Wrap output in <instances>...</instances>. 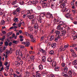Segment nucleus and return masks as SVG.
<instances>
[{
	"label": "nucleus",
	"instance_id": "8",
	"mask_svg": "<svg viewBox=\"0 0 77 77\" xmlns=\"http://www.w3.org/2000/svg\"><path fill=\"white\" fill-rule=\"evenodd\" d=\"M39 50L40 51H41V52H42V53H44V55H45V54H46V51H45V50H44L40 48V49Z\"/></svg>",
	"mask_w": 77,
	"mask_h": 77
},
{
	"label": "nucleus",
	"instance_id": "38",
	"mask_svg": "<svg viewBox=\"0 0 77 77\" xmlns=\"http://www.w3.org/2000/svg\"><path fill=\"white\" fill-rule=\"evenodd\" d=\"M66 65H67L68 66H69V65H71V62H69V61H67L66 63Z\"/></svg>",
	"mask_w": 77,
	"mask_h": 77
},
{
	"label": "nucleus",
	"instance_id": "3",
	"mask_svg": "<svg viewBox=\"0 0 77 77\" xmlns=\"http://www.w3.org/2000/svg\"><path fill=\"white\" fill-rule=\"evenodd\" d=\"M16 54L17 56L19 55V56H20L21 57H23V54L21 51L19 49L17 50L16 52Z\"/></svg>",
	"mask_w": 77,
	"mask_h": 77
},
{
	"label": "nucleus",
	"instance_id": "34",
	"mask_svg": "<svg viewBox=\"0 0 77 77\" xmlns=\"http://www.w3.org/2000/svg\"><path fill=\"white\" fill-rule=\"evenodd\" d=\"M54 52L53 51H50L49 52L50 54H51V55H53V54H54Z\"/></svg>",
	"mask_w": 77,
	"mask_h": 77
},
{
	"label": "nucleus",
	"instance_id": "48",
	"mask_svg": "<svg viewBox=\"0 0 77 77\" xmlns=\"http://www.w3.org/2000/svg\"><path fill=\"white\" fill-rule=\"evenodd\" d=\"M31 41L32 42H35V38H31Z\"/></svg>",
	"mask_w": 77,
	"mask_h": 77
},
{
	"label": "nucleus",
	"instance_id": "31",
	"mask_svg": "<svg viewBox=\"0 0 77 77\" xmlns=\"http://www.w3.org/2000/svg\"><path fill=\"white\" fill-rule=\"evenodd\" d=\"M15 64L16 65V66H20V63L16 61L15 62Z\"/></svg>",
	"mask_w": 77,
	"mask_h": 77
},
{
	"label": "nucleus",
	"instance_id": "52",
	"mask_svg": "<svg viewBox=\"0 0 77 77\" xmlns=\"http://www.w3.org/2000/svg\"><path fill=\"white\" fill-rule=\"evenodd\" d=\"M18 18H16L14 20V21H15V22H17V21H18Z\"/></svg>",
	"mask_w": 77,
	"mask_h": 77
},
{
	"label": "nucleus",
	"instance_id": "28",
	"mask_svg": "<svg viewBox=\"0 0 77 77\" xmlns=\"http://www.w3.org/2000/svg\"><path fill=\"white\" fill-rule=\"evenodd\" d=\"M54 35L51 36L49 39V41H51L53 40L54 39Z\"/></svg>",
	"mask_w": 77,
	"mask_h": 77
},
{
	"label": "nucleus",
	"instance_id": "41",
	"mask_svg": "<svg viewBox=\"0 0 77 77\" xmlns=\"http://www.w3.org/2000/svg\"><path fill=\"white\" fill-rule=\"evenodd\" d=\"M72 54V56L74 57H77V55L75 54V53L73 52Z\"/></svg>",
	"mask_w": 77,
	"mask_h": 77
},
{
	"label": "nucleus",
	"instance_id": "47",
	"mask_svg": "<svg viewBox=\"0 0 77 77\" xmlns=\"http://www.w3.org/2000/svg\"><path fill=\"white\" fill-rule=\"evenodd\" d=\"M5 45L6 46H8V45H9V43H8V42L6 41L5 42Z\"/></svg>",
	"mask_w": 77,
	"mask_h": 77
},
{
	"label": "nucleus",
	"instance_id": "14",
	"mask_svg": "<svg viewBox=\"0 0 77 77\" xmlns=\"http://www.w3.org/2000/svg\"><path fill=\"white\" fill-rule=\"evenodd\" d=\"M38 67L39 70H40V71H41V70L43 69V66H42V65H39L38 66Z\"/></svg>",
	"mask_w": 77,
	"mask_h": 77
},
{
	"label": "nucleus",
	"instance_id": "19",
	"mask_svg": "<svg viewBox=\"0 0 77 77\" xmlns=\"http://www.w3.org/2000/svg\"><path fill=\"white\" fill-rule=\"evenodd\" d=\"M57 24H60V25H63V22L59 21H57Z\"/></svg>",
	"mask_w": 77,
	"mask_h": 77
},
{
	"label": "nucleus",
	"instance_id": "13",
	"mask_svg": "<svg viewBox=\"0 0 77 77\" xmlns=\"http://www.w3.org/2000/svg\"><path fill=\"white\" fill-rule=\"evenodd\" d=\"M28 27L29 29V30L31 31H33V26H28Z\"/></svg>",
	"mask_w": 77,
	"mask_h": 77
},
{
	"label": "nucleus",
	"instance_id": "51",
	"mask_svg": "<svg viewBox=\"0 0 77 77\" xmlns=\"http://www.w3.org/2000/svg\"><path fill=\"white\" fill-rule=\"evenodd\" d=\"M29 37L31 38V39H32V38H33V35H32L31 34H29Z\"/></svg>",
	"mask_w": 77,
	"mask_h": 77
},
{
	"label": "nucleus",
	"instance_id": "6",
	"mask_svg": "<svg viewBox=\"0 0 77 77\" xmlns=\"http://www.w3.org/2000/svg\"><path fill=\"white\" fill-rule=\"evenodd\" d=\"M34 59L35 56L33 55L31 56L30 57H29L28 58L29 61H30V60H31V61H34Z\"/></svg>",
	"mask_w": 77,
	"mask_h": 77
},
{
	"label": "nucleus",
	"instance_id": "21",
	"mask_svg": "<svg viewBox=\"0 0 77 77\" xmlns=\"http://www.w3.org/2000/svg\"><path fill=\"white\" fill-rule=\"evenodd\" d=\"M26 12L27 13H29L28 14H31L33 12V10L32 9H31L30 10H27Z\"/></svg>",
	"mask_w": 77,
	"mask_h": 77
},
{
	"label": "nucleus",
	"instance_id": "33",
	"mask_svg": "<svg viewBox=\"0 0 77 77\" xmlns=\"http://www.w3.org/2000/svg\"><path fill=\"white\" fill-rule=\"evenodd\" d=\"M5 38H6V37H5V36H3L2 38H0V40L2 41H4V39H5Z\"/></svg>",
	"mask_w": 77,
	"mask_h": 77
},
{
	"label": "nucleus",
	"instance_id": "30",
	"mask_svg": "<svg viewBox=\"0 0 77 77\" xmlns=\"http://www.w3.org/2000/svg\"><path fill=\"white\" fill-rule=\"evenodd\" d=\"M48 62H52V60H51V57H49L47 59Z\"/></svg>",
	"mask_w": 77,
	"mask_h": 77
},
{
	"label": "nucleus",
	"instance_id": "37",
	"mask_svg": "<svg viewBox=\"0 0 77 77\" xmlns=\"http://www.w3.org/2000/svg\"><path fill=\"white\" fill-rule=\"evenodd\" d=\"M13 43L15 44H17L18 43V42L17 41L14 40L13 41Z\"/></svg>",
	"mask_w": 77,
	"mask_h": 77
},
{
	"label": "nucleus",
	"instance_id": "2",
	"mask_svg": "<svg viewBox=\"0 0 77 77\" xmlns=\"http://www.w3.org/2000/svg\"><path fill=\"white\" fill-rule=\"evenodd\" d=\"M21 44L25 45L26 47H29L30 45V42H29V40H27L26 42H22Z\"/></svg>",
	"mask_w": 77,
	"mask_h": 77
},
{
	"label": "nucleus",
	"instance_id": "40",
	"mask_svg": "<svg viewBox=\"0 0 77 77\" xmlns=\"http://www.w3.org/2000/svg\"><path fill=\"white\" fill-rule=\"evenodd\" d=\"M61 8H63L65 6V4H62L60 5Z\"/></svg>",
	"mask_w": 77,
	"mask_h": 77
},
{
	"label": "nucleus",
	"instance_id": "64",
	"mask_svg": "<svg viewBox=\"0 0 77 77\" xmlns=\"http://www.w3.org/2000/svg\"><path fill=\"white\" fill-rule=\"evenodd\" d=\"M73 24H75V25L77 24V21H74L73 22Z\"/></svg>",
	"mask_w": 77,
	"mask_h": 77
},
{
	"label": "nucleus",
	"instance_id": "15",
	"mask_svg": "<svg viewBox=\"0 0 77 77\" xmlns=\"http://www.w3.org/2000/svg\"><path fill=\"white\" fill-rule=\"evenodd\" d=\"M59 69H60V68L59 66H57L55 68V71H59Z\"/></svg>",
	"mask_w": 77,
	"mask_h": 77
},
{
	"label": "nucleus",
	"instance_id": "1",
	"mask_svg": "<svg viewBox=\"0 0 77 77\" xmlns=\"http://www.w3.org/2000/svg\"><path fill=\"white\" fill-rule=\"evenodd\" d=\"M64 72H62L61 73V75L64 76L65 77H68V73H67L66 72L68 71V68L66 67H65L64 69Z\"/></svg>",
	"mask_w": 77,
	"mask_h": 77
},
{
	"label": "nucleus",
	"instance_id": "11",
	"mask_svg": "<svg viewBox=\"0 0 77 77\" xmlns=\"http://www.w3.org/2000/svg\"><path fill=\"white\" fill-rule=\"evenodd\" d=\"M32 24H35L37 23V21L35 19H33L32 20Z\"/></svg>",
	"mask_w": 77,
	"mask_h": 77
},
{
	"label": "nucleus",
	"instance_id": "53",
	"mask_svg": "<svg viewBox=\"0 0 77 77\" xmlns=\"http://www.w3.org/2000/svg\"><path fill=\"white\" fill-rule=\"evenodd\" d=\"M17 11L16 10L15 11L13 12V15H16V14L17 13Z\"/></svg>",
	"mask_w": 77,
	"mask_h": 77
},
{
	"label": "nucleus",
	"instance_id": "12",
	"mask_svg": "<svg viewBox=\"0 0 77 77\" xmlns=\"http://www.w3.org/2000/svg\"><path fill=\"white\" fill-rule=\"evenodd\" d=\"M57 29L59 30H62L63 29V28L60 27V25H58L57 26Z\"/></svg>",
	"mask_w": 77,
	"mask_h": 77
},
{
	"label": "nucleus",
	"instance_id": "63",
	"mask_svg": "<svg viewBox=\"0 0 77 77\" xmlns=\"http://www.w3.org/2000/svg\"><path fill=\"white\" fill-rule=\"evenodd\" d=\"M64 0H60L59 3L60 4V3H63V2Z\"/></svg>",
	"mask_w": 77,
	"mask_h": 77
},
{
	"label": "nucleus",
	"instance_id": "23",
	"mask_svg": "<svg viewBox=\"0 0 77 77\" xmlns=\"http://www.w3.org/2000/svg\"><path fill=\"white\" fill-rule=\"evenodd\" d=\"M45 15V13H42L40 14V16L41 17H44Z\"/></svg>",
	"mask_w": 77,
	"mask_h": 77
},
{
	"label": "nucleus",
	"instance_id": "39",
	"mask_svg": "<svg viewBox=\"0 0 77 77\" xmlns=\"http://www.w3.org/2000/svg\"><path fill=\"white\" fill-rule=\"evenodd\" d=\"M77 64V60H75V61H73V62L72 64L73 65H75L76 64Z\"/></svg>",
	"mask_w": 77,
	"mask_h": 77
},
{
	"label": "nucleus",
	"instance_id": "16",
	"mask_svg": "<svg viewBox=\"0 0 77 77\" xmlns=\"http://www.w3.org/2000/svg\"><path fill=\"white\" fill-rule=\"evenodd\" d=\"M37 20H38V22L40 23H42V20L41 17H39L38 19H37Z\"/></svg>",
	"mask_w": 77,
	"mask_h": 77
},
{
	"label": "nucleus",
	"instance_id": "60",
	"mask_svg": "<svg viewBox=\"0 0 77 77\" xmlns=\"http://www.w3.org/2000/svg\"><path fill=\"white\" fill-rule=\"evenodd\" d=\"M8 62H5L4 63V65L5 66H7L8 64Z\"/></svg>",
	"mask_w": 77,
	"mask_h": 77
},
{
	"label": "nucleus",
	"instance_id": "61",
	"mask_svg": "<svg viewBox=\"0 0 77 77\" xmlns=\"http://www.w3.org/2000/svg\"><path fill=\"white\" fill-rule=\"evenodd\" d=\"M13 7L14 8H18V7H19V5H14Z\"/></svg>",
	"mask_w": 77,
	"mask_h": 77
},
{
	"label": "nucleus",
	"instance_id": "20",
	"mask_svg": "<svg viewBox=\"0 0 77 77\" xmlns=\"http://www.w3.org/2000/svg\"><path fill=\"white\" fill-rule=\"evenodd\" d=\"M60 37L59 36H58V37H56L55 38V41L57 42V41H58V40H59V39H60Z\"/></svg>",
	"mask_w": 77,
	"mask_h": 77
},
{
	"label": "nucleus",
	"instance_id": "50",
	"mask_svg": "<svg viewBox=\"0 0 77 77\" xmlns=\"http://www.w3.org/2000/svg\"><path fill=\"white\" fill-rule=\"evenodd\" d=\"M61 65L63 67H65V63H62Z\"/></svg>",
	"mask_w": 77,
	"mask_h": 77
},
{
	"label": "nucleus",
	"instance_id": "35",
	"mask_svg": "<svg viewBox=\"0 0 77 77\" xmlns=\"http://www.w3.org/2000/svg\"><path fill=\"white\" fill-rule=\"evenodd\" d=\"M0 24L1 25H3L4 24H5V22L4 20H2Z\"/></svg>",
	"mask_w": 77,
	"mask_h": 77
},
{
	"label": "nucleus",
	"instance_id": "57",
	"mask_svg": "<svg viewBox=\"0 0 77 77\" xmlns=\"http://www.w3.org/2000/svg\"><path fill=\"white\" fill-rule=\"evenodd\" d=\"M7 22H10L11 21V18L9 17L7 18Z\"/></svg>",
	"mask_w": 77,
	"mask_h": 77
},
{
	"label": "nucleus",
	"instance_id": "59",
	"mask_svg": "<svg viewBox=\"0 0 77 77\" xmlns=\"http://www.w3.org/2000/svg\"><path fill=\"white\" fill-rule=\"evenodd\" d=\"M19 64H20V65H22L23 64V61H20L19 62Z\"/></svg>",
	"mask_w": 77,
	"mask_h": 77
},
{
	"label": "nucleus",
	"instance_id": "46",
	"mask_svg": "<svg viewBox=\"0 0 77 77\" xmlns=\"http://www.w3.org/2000/svg\"><path fill=\"white\" fill-rule=\"evenodd\" d=\"M19 4H20V5H24V2H23V1H22L20 2H19Z\"/></svg>",
	"mask_w": 77,
	"mask_h": 77
},
{
	"label": "nucleus",
	"instance_id": "17",
	"mask_svg": "<svg viewBox=\"0 0 77 77\" xmlns=\"http://www.w3.org/2000/svg\"><path fill=\"white\" fill-rule=\"evenodd\" d=\"M17 0H14L12 2L11 4L12 5H15V4H16V3H17Z\"/></svg>",
	"mask_w": 77,
	"mask_h": 77
},
{
	"label": "nucleus",
	"instance_id": "58",
	"mask_svg": "<svg viewBox=\"0 0 77 77\" xmlns=\"http://www.w3.org/2000/svg\"><path fill=\"white\" fill-rule=\"evenodd\" d=\"M65 34V32H63L61 33V34L60 35V36H64Z\"/></svg>",
	"mask_w": 77,
	"mask_h": 77
},
{
	"label": "nucleus",
	"instance_id": "18",
	"mask_svg": "<svg viewBox=\"0 0 77 77\" xmlns=\"http://www.w3.org/2000/svg\"><path fill=\"white\" fill-rule=\"evenodd\" d=\"M52 64L53 67H55L56 65V62L55 61H53L52 63Z\"/></svg>",
	"mask_w": 77,
	"mask_h": 77
},
{
	"label": "nucleus",
	"instance_id": "62",
	"mask_svg": "<svg viewBox=\"0 0 77 77\" xmlns=\"http://www.w3.org/2000/svg\"><path fill=\"white\" fill-rule=\"evenodd\" d=\"M55 6V4L54 2H53L51 4V6Z\"/></svg>",
	"mask_w": 77,
	"mask_h": 77
},
{
	"label": "nucleus",
	"instance_id": "9",
	"mask_svg": "<svg viewBox=\"0 0 77 77\" xmlns=\"http://www.w3.org/2000/svg\"><path fill=\"white\" fill-rule=\"evenodd\" d=\"M37 3H38V0H33V5L34 6H36L37 5Z\"/></svg>",
	"mask_w": 77,
	"mask_h": 77
},
{
	"label": "nucleus",
	"instance_id": "49",
	"mask_svg": "<svg viewBox=\"0 0 77 77\" xmlns=\"http://www.w3.org/2000/svg\"><path fill=\"white\" fill-rule=\"evenodd\" d=\"M72 12L73 14H75V12H76V10H72Z\"/></svg>",
	"mask_w": 77,
	"mask_h": 77
},
{
	"label": "nucleus",
	"instance_id": "25",
	"mask_svg": "<svg viewBox=\"0 0 77 77\" xmlns=\"http://www.w3.org/2000/svg\"><path fill=\"white\" fill-rule=\"evenodd\" d=\"M42 62H45L46 60L45 57L43 56L42 57Z\"/></svg>",
	"mask_w": 77,
	"mask_h": 77
},
{
	"label": "nucleus",
	"instance_id": "54",
	"mask_svg": "<svg viewBox=\"0 0 77 77\" xmlns=\"http://www.w3.org/2000/svg\"><path fill=\"white\" fill-rule=\"evenodd\" d=\"M77 45L75 44H73L72 45V46H70V47H75Z\"/></svg>",
	"mask_w": 77,
	"mask_h": 77
},
{
	"label": "nucleus",
	"instance_id": "5",
	"mask_svg": "<svg viewBox=\"0 0 77 77\" xmlns=\"http://www.w3.org/2000/svg\"><path fill=\"white\" fill-rule=\"evenodd\" d=\"M27 17H28V18L29 19V20H31V19H32L34 17V15H31V14H29V13H28L26 14Z\"/></svg>",
	"mask_w": 77,
	"mask_h": 77
},
{
	"label": "nucleus",
	"instance_id": "26",
	"mask_svg": "<svg viewBox=\"0 0 77 77\" xmlns=\"http://www.w3.org/2000/svg\"><path fill=\"white\" fill-rule=\"evenodd\" d=\"M20 11H21V8H20V7L17 8L16 10L17 12H18V13H20Z\"/></svg>",
	"mask_w": 77,
	"mask_h": 77
},
{
	"label": "nucleus",
	"instance_id": "36",
	"mask_svg": "<svg viewBox=\"0 0 77 77\" xmlns=\"http://www.w3.org/2000/svg\"><path fill=\"white\" fill-rule=\"evenodd\" d=\"M34 29H38V23H36L35 24V26H34Z\"/></svg>",
	"mask_w": 77,
	"mask_h": 77
},
{
	"label": "nucleus",
	"instance_id": "10",
	"mask_svg": "<svg viewBox=\"0 0 77 77\" xmlns=\"http://www.w3.org/2000/svg\"><path fill=\"white\" fill-rule=\"evenodd\" d=\"M12 53V48H10V51H7L6 52V54H9V53Z\"/></svg>",
	"mask_w": 77,
	"mask_h": 77
},
{
	"label": "nucleus",
	"instance_id": "55",
	"mask_svg": "<svg viewBox=\"0 0 77 77\" xmlns=\"http://www.w3.org/2000/svg\"><path fill=\"white\" fill-rule=\"evenodd\" d=\"M25 34L26 36H30V34H29L28 32H25Z\"/></svg>",
	"mask_w": 77,
	"mask_h": 77
},
{
	"label": "nucleus",
	"instance_id": "56",
	"mask_svg": "<svg viewBox=\"0 0 77 77\" xmlns=\"http://www.w3.org/2000/svg\"><path fill=\"white\" fill-rule=\"evenodd\" d=\"M36 9H37L38 10H41V7L39 6H38L36 7Z\"/></svg>",
	"mask_w": 77,
	"mask_h": 77
},
{
	"label": "nucleus",
	"instance_id": "45",
	"mask_svg": "<svg viewBox=\"0 0 77 77\" xmlns=\"http://www.w3.org/2000/svg\"><path fill=\"white\" fill-rule=\"evenodd\" d=\"M44 39V36H42L41 37L40 40V41H42Z\"/></svg>",
	"mask_w": 77,
	"mask_h": 77
},
{
	"label": "nucleus",
	"instance_id": "4",
	"mask_svg": "<svg viewBox=\"0 0 77 77\" xmlns=\"http://www.w3.org/2000/svg\"><path fill=\"white\" fill-rule=\"evenodd\" d=\"M46 17L47 18H53V15L50 14V12H48L47 13L46 15Z\"/></svg>",
	"mask_w": 77,
	"mask_h": 77
},
{
	"label": "nucleus",
	"instance_id": "22",
	"mask_svg": "<svg viewBox=\"0 0 77 77\" xmlns=\"http://www.w3.org/2000/svg\"><path fill=\"white\" fill-rule=\"evenodd\" d=\"M63 24H64L63 27H66L68 26V23H66L65 22H63Z\"/></svg>",
	"mask_w": 77,
	"mask_h": 77
},
{
	"label": "nucleus",
	"instance_id": "32",
	"mask_svg": "<svg viewBox=\"0 0 77 77\" xmlns=\"http://www.w3.org/2000/svg\"><path fill=\"white\" fill-rule=\"evenodd\" d=\"M55 33H56L57 35H59L60 33V32L59 31L57 30L55 32Z\"/></svg>",
	"mask_w": 77,
	"mask_h": 77
},
{
	"label": "nucleus",
	"instance_id": "43",
	"mask_svg": "<svg viewBox=\"0 0 77 77\" xmlns=\"http://www.w3.org/2000/svg\"><path fill=\"white\" fill-rule=\"evenodd\" d=\"M41 77V73H37L36 75V77Z\"/></svg>",
	"mask_w": 77,
	"mask_h": 77
},
{
	"label": "nucleus",
	"instance_id": "29",
	"mask_svg": "<svg viewBox=\"0 0 77 77\" xmlns=\"http://www.w3.org/2000/svg\"><path fill=\"white\" fill-rule=\"evenodd\" d=\"M56 46V44L55 43H53L51 45L52 47V48H55Z\"/></svg>",
	"mask_w": 77,
	"mask_h": 77
},
{
	"label": "nucleus",
	"instance_id": "44",
	"mask_svg": "<svg viewBox=\"0 0 77 77\" xmlns=\"http://www.w3.org/2000/svg\"><path fill=\"white\" fill-rule=\"evenodd\" d=\"M27 3H28L29 5H32V4H33L32 2L31 1H29L27 2Z\"/></svg>",
	"mask_w": 77,
	"mask_h": 77
},
{
	"label": "nucleus",
	"instance_id": "7",
	"mask_svg": "<svg viewBox=\"0 0 77 77\" xmlns=\"http://www.w3.org/2000/svg\"><path fill=\"white\" fill-rule=\"evenodd\" d=\"M66 18H70V20L72 21L73 20V18H72V14H70L68 16H66Z\"/></svg>",
	"mask_w": 77,
	"mask_h": 77
},
{
	"label": "nucleus",
	"instance_id": "27",
	"mask_svg": "<svg viewBox=\"0 0 77 77\" xmlns=\"http://www.w3.org/2000/svg\"><path fill=\"white\" fill-rule=\"evenodd\" d=\"M47 3H44L42 4L43 7L44 8H45L47 7Z\"/></svg>",
	"mask_w": 77,
	"mask_h": 77
},
{
	"label": "nucleus",
	"instance_id": "42",
	"mask_svg": "<svg viewBox=\"0 0 77 77\" xmlns=\"http://www.w3.org/2000/svg\"><path fill=\"white\" fill-rule=\"evenodd\" d=\"M62 47H63V46H62V45H61L59 49V52H61V51H62Z\"/></svg>",
	"mask_w": 77,
	"mask_h": 77
},
{
	"label": "nucleus",
	"instance_id": "24",
	"mask_svg": "<svg viewBox=\"0 0 77 77\" xmlns=\"http://www.w3.org/2000/svg\"><path fill=\"white\" fill-rule=\"evenodd\" d=\"M5 68V70L7 72H8V70H9V65L8 66H6Z\"/></svg>",
	"mask_w": 77,
	"mask_h": 77
}]
</instances>
